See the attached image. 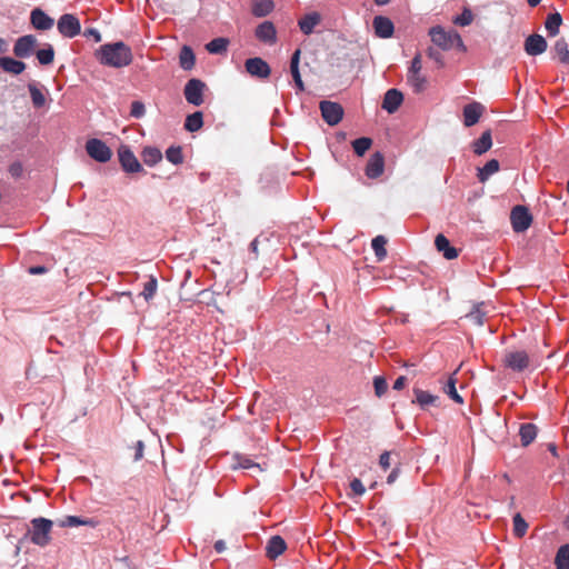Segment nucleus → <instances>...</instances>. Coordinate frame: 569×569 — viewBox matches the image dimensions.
<instances>
[{"mask_svg":"<svg viewBox=\"0 0 569 569\" xmlns=\"http://www.w3.org/2000/svg\"><path fill=\"white\" fill-rule=\"evenodd\" d=\"M98 60L108 67L122 68L132 62V51L122 41L106 43L97 52Z\"/></svg>","mask_w":569,"mask_h":569,"instance_id":"f257e3e1","label":"nucleus"},{"mask_svg":"<svg viewBox=\"0 0 569 569\" xmlns=\"http://www.w3.org/2000/svg\"><path fill=\"white\" fill-rule=\"evenodd\" d=\"M429 36L431 41L442 50H451L453 48L465 50L460 34L453 29L445 30L442 27L436 26L429 30Z\"/></svg>","mask_w":569,"mask_h":569,"instance_id":"f03ea898","label":"nucleus"},{"mask_svg":"<svg viewBox=\"0 0 569 569\" xmlns=\"http://www.w3.org/2000/svg\"><path fill=\"white\" fill-rule=\"evenodd\" d=\"M53 522L46 518H34L31 520V529L28 531L30 541L39 547H46L51 541V529Z\"/></svg>","mask_w":569,"mask_h":569,"instance_id":"7ed1b4c3","label":"nucleus"},{"mask_svg":"<svg viewBox=\"0 0 569 569\" xmlns=\"http://www.w3.org/2000/svg\"><path fill=\"white\" fill-rule=\"evenodd\" d=\"M207 86L206 83L200 80L192 78L190 79L183 89V96L188 103L199 107L204 102L203 93Z\"/></svg>","mask_w":569,"mask_h":569,"instance_id":"20e7f679","label":"nucleus"},{"mask_svg":"<svg viewBox=\"0 0 569 569\" xmlns=\"http://www.w3.org/2000/svg\"><path fill=\"white\" fill-rule=\"evenodd\" d=\"M503 367L521 372L530 366V358L523 350L507 351L502 358Z\"/></svg>","mask_w":569,"mask_h":569,"instance_id":"39448f33","label":"nucleus"},{"mask_svg":"<svg viewBox=\"0 0 569 569\" xmlns=\"http://www.w3.org/2000/svg\"><path fill=\"white\" fill-rule=\"evenodd\" d=\"M87 153L96 161L106 163L112 157L111 149L100 139L92 138L86 142Z\"/></svg>","mask_w":569,"mask_h":569,"instance_id":"423d86ee","label":"nucleus"},{"mask_svg":"<svg viewBox=\"0 0 569 569\" xmlns=\"http://www.w3.org/2000/svg\"><path fill=\"white\" fill-rule=\"evenodd\" d=\"M510 221L515 232H525L532 223V216L525 206H516L510 213Z\"/></svg>","mask_w":569,"mask_h":569,"instance_id":"0eeeda50","label":"nucleus"},{"mask_svg":"<svg viewBox=\"0 0 569 569\" xmlns=\"http://www.w3.org/2000/svg\"><path fill=\"white\" fill-rule=\"evenodd\" d=\"M321 116L329 126L338 124L343 118V108L340 103L323 100L319 104Z\"/></svg>","mask_w":569,"mask_h":569,"instance_id":"6e6552de","label":"nucleus"},{"mask_svg":"<svg viewBox=\"0 0 569 569\" xmlns=\"http://www.w3.org/2000/svg\"><path fill=\"white\" fill-rule=\"evenodd\" d=\"M118 158L121 168L128 173L142 171V166L127 144H121L118 149Z\"/></svg>","mask_w":569,"mask_h":569,"instance_id":"1a4fd4ad","label":"nucleus"},{"mask_svg":"<svg viewBox=\"0 0 569 569\" xmlns=\"http://www.w3.org/2000/svg\"><path fill=\"white\" fill-rule=\"evenodd\" d=\"M59 32L66 38H74L81 31L79 19L71 13L62 14L57 23Z\"/></svg>","mask_w":569,"mask_h":569,"instance_id":"9d476101","label":"nucleus"},{"mask_svg":"<svg viewBox=\"0 0 569 569\" xmlns=\"http://www.w3.org/2000/svg\"><path fill=\"white\" fill-rule=\"evenodd\" d=\"M38 44V40L33 34H26L17 39L13 46V53L18 58H28L32 54L36 47Z\"/></svg>","mask_w":569,"mask_h":569,"instance_id":"9b49d317","label":"nucleus"},{"mask_svg":"<svg viewBox=\"0 0 569 569\" xmlns=\"http://www.w3.org/2000/svg\"><path fill=\"white\" fill-rule=\"evenodd\" d=\"M244 67L246 71L250 76L259 79H267L271 73L269 64L263 59L258 57L247 59L244 62Z\"/></svg>","mask_w":569,"mask_h":569,"instance_id":"f8f14e48","label":"nucleus"},{"mask_svg":"<svg viewBox=\"0 0 569 569\" xmlns=\"http://www.w3.org/2000/svg\"><path fill=\"white\" fill-rule=\"evenodd\" d=\"M547 47L546 39L538 33L529 36L523 44L525 51L529 56H539L547 50Z\"/></svg>","mask_w":569,"mask_h":569,"instance_id":"ddd939ff","label":"nucleus"},{"mask_svg":"<svg viewBox=\"0 0 569 569\" xmlns=\"http://www.w3.org/2000/svg\"><path fill=\"white\" fill-rule=\"evenodd\" d=\"M256 38L264 43L273 44L277 41V30L271 21H263L254 31Z\"/></svg>","mask_w":569,"mask_h":569,"instance_id":"4468645a","label":"nucleus"},{"mask_svg":"<svg viewBox=\"0 0 569 569\" xmlns=\"http://www.w3.org/2000/svg\"><path fill=\"white\" fill-rule=\"evenodd\" d=\"M372 27L377 37L382 39L391 38L395 31L393 22L383 16H377L373 18Z\"/></svg>","mask_w":569,"mask_h":569,"instance_id":"2eb2a0df","label":"nucleus"},{"mask_svg":"<svg viewBox=\"0 0 569 569\" xmlns=\"http://www.w3.org/2000/svg\"><path fill=\"white\" fill-rule=\"evenodd\" d=\"M383 170L385 157L381 152L377 151L370 157L366 166V176L370 179H377L383 173Z\"/></svg>","mask_w":569,"mask_h":569,"instance_id":"dca6fc26","label":"nucleus"},{"mask_svg":"<svg viewBox=\"0 0 569 569\" xmlns=\"http://www.w3.org/2000/svg\"><path fill=\"white\" fill-rule=\"evenodd\" d=\"M30 22L34 29L41 31L49 30L54 24V20L40 8H36L31 11Z\"/></svg>","mask_w":569,"mask_h":569,"instance_id":"f3484780","label":"nucleus"},{"mask_svg":"<svg viewBox=\"0 0 569 569\" xmlns=\"http://www.w3.org/2000/svg\"><path fill=\"white\" fill-rule=\"evenodd\" d=\"M234 468L249 469L254 472H262L267 468L266 462H256L250 456L243 453H234Z\"/></svg>","mask_w":569,"mask_h":569,"instance_id":"a211bd4d","label":"nucleus"},{"mask_svg":"<svg viewBox=\"0 0 569 569\" xmlns=\"http://www.w3.org/2000/svg\"><path fill=\"white\" fill-rule=\"evenodd\" d=\"M485 110V107L480 102H471L469 104H466L463 107V123L466 127H472L475 126L482 112Z\"/></svg>","mask_w":569,"mask_h":569,"instance_id":"6ab92c4d","label":"nucleus"},{"mask_svg":"<svg viewBox=\"0 0 569 569\" xmlns=\"http://www.w3.org/2000/svg\"><path fill=\"white\" fill-rule=\"evenodd\" d=\"M403 101V94L397 89H389L383 97L382 109L389 113L396 112Z\"/></svg>","mask_w":569,"mask_h":569,"instance_id":"aec40b11","label":"nucleus"},{"mask_svg":"<svg viewBox=\"0 0 569 569\" xmlns=\"http://www.w3.org/2000/svg\"><path fill=\"white\" fill-rule=\"evenodd\" d=\"M57 525L61 528L78 527V526L96 528L99 525V521L93 518H81L78 516H66L61 519H58Z\"/></svg>","mask_w":569,"mask_h":569,"instance_id":"412c9836","label":"nucleus"},{"mask_svg":"<svg viewBox=\"0 0 569 569\" xmlns=\"http://www.w3.org/2000/svg\"><path fill=\"white\" fill-rule=\"evenodd\" d=\"M287 543L280 536H273L266 546V556L273 560L284 552Z\"/></svg>","mask_w":569,"mask_h":569,"instance_id":"4be33fe9","label":"nucleus"},{"mask_svg":"<svg viewBox=\"0 0 569 569\" xmlns=\"http://www.w3.org/2000/svg\"><path fill=\"white\" fill-rule=\"evenodd\" d=\"M435 246L437 250L441 252L447 260H452L458 257V250L455 247L450 246L449 240L442 233H439L436 237Z\"/></svg>","mask_w":569,"mask_h":569,"instance_id":"5701e85b","label":"nucleus"},{"mask_svg":"<svg viewBox=\"0 0 569 569\" xmlns=\"http://www.w3.org/2000/svg\"><path fill=\"white\" fill-rule=\"evenodd\" d=\"M0 68L8 73L18 76L26 70V63L11 57L0 58Z\"/></svg>","mask_w":569,"mask_h":569,"instance_id":"b1692460","label":"nucleus"},{"mask_svg":"<svg viewBox=\"0 0 569 569\" xmlns=\"http://www.w3.org/2000/svg\"><path fill=\"white\" fill-rule=\"evenodd\" d=\"M300 56H301V50L297 49L293 52L292 57H291L290 72H291V76L293 78V81H295L297 88L300 91H303L305 90V84H303V81L301 79V74H300V71H299Z\"/></svg>","mask_w":569,"mask_h":569,"instance_id":"393cba45","label":"nucleus"},{"mask_svg":"<svg viewBox=\"0 0 569 569\" xmlns=\"http://www.w3.org/2000/svg\"><path fill=\"white\" fill-rule=\"evenodd\" d=\"M492 146L491 131L486 130L479 139L472 143V150L476 154L481 156L487 152Z\"/></svg>","mask_w":569,"mask_h":569,"instance_id":"a878e982","label":"nucleus"},{"mask_svg":"<svg viewBox=\"0 0 569 569\" xmlns=\"http://www.w3.org/2000/svg\"><path fill=\"white\" fill-rule=\"evenodd\" d=\"M412 403H418L421 409H429L432 406H440V398L433 393H416V398L411 399Z\"/></svg>","mask_w":569,"mask_h":569,"instance_id":"bb28decb","label":"nucleus"},{"mask_svg":"<svg viewBox=\"0 0 569 569\" xmlns=\"http://www.w3.org/2000/svg\"><path fill=\"white\" fill-rule=\"evenodd\" d=\"M562 24V17L559 12L548 14L545 21V28L548 37H556L559 33L560 26Z\"/></svg>","mask_w":569,"mask_h":569,"instance_id":"cd10ccee","label":"nucleus"},{"mask_svg":"<svg viewBox=\"0 0 569 569\" xmlns=\"http://www.w3.org/2000/svg\"><path fill=\"white\" fill-rule=\"evenodd\" d=\"M179 64L183 70H191L196 64V56L192 49L188 46H183L179 53Z\"/></svg>","mask_w":569,"mask_h":569,"instance_id":"c85d7f7f","label":"nucleus"},{"mask_svg":"<svg viewBox=\"0 0 569 569\" xmlns=\"http://www.w3.org/2000/svg\"><path fill=\"white\" fill-rule=\"evenodd\" d=\"M521 445L528 447L537 437V427L533 423H522L519 429Z\"/></svg>","mask_w":569,"mask_h":569,"instance_id":"c756f323","label":"nucleus"},{"mask_svg":"<svg viewBox=\"0 0 569 569\" xmlns=\"http://www.w3.org/2000/svg\"><path fill=\"white\" fill-rule=\"evenodd\" d=\"M552 51L561 63L569 64V46L565 38H560L555 42Z\"/></svg>","mask_w":569,"mask_h":569,"instance_id":"7c9ffc66","label":"nucleus"},{"mask_svg":"<svg viewBox=\"0 0 569 569\" xmlns=\"http://www.w3.org/2000/svg\"><path fill=\"white\" fill-rule=\"evenodd\" d=\"M387 242H388L387 238L381 234L375 237L371 241V247L375 251V256H376L378 262L383 261L387 257V249H386Z\"/></svg>","mask_w":569,"mask_h":569,"instance_id":"2f4dec72","label":"nucleus"},{"mask_svg":"<svg viewBox=\"0 0 569 569\" xmlns=\"http://www.w3.org/2000/svg\"><path fill=\"white\" fill-rule=\"evenodd\" d=\"M229 40L227 38H214L206 44V49L211 54H222L228 50Z\"/></svg>","mask_w":569,"mask_h":569,"instance_id":"473e14b6","label":"nucleus"},{"mask_svg":"<svg viewBox=\"0 0 569 569\" xmlns=\"http://www.w3.org/2000/svg\"><path fill=\"white\" fill-rule=\"evenodd\" d=\"M407 81L412 87L416 93H420L426 90L428 80L427 78L419 73H407Z\"/></svg>","mask_w":569,"mask_h":569,"instance_id":"72a5a7b5","label":"nucleus"},{"mask_svg":"<svg viewBox=\"0 0 569 569\" xmlns=\"http://www.w3.org/2000/svg\"><path fill=\"white\" fill-rule=\"evenodd\" d=\"M203 126V116L201 111H196L187 116L184 129L189 132H196Z\"/></svg>","mask_w":569,"mask_h":569,"instance_id":"f704fd0d","label":"nucleus"},{"mask_svg":"<svg viewBox=\"0 0 569 569\" xmlns=\"http://www.w3.org/2000/svg\"><path fill=\"white\" fill-rule=\"evenodd\" d=\"M142 160L147 166H154L162 159V153L158 148L147 147L141 153Z\"/></svg>","mask_w":569,"mask_h":569,"instance_id":"c9c22d12","label":"nucleus"},{"mask_svg":"<svg viewBox=\"0 0 569 569\" xmlns=\"http://www.w3.org/2000/svg\"><path fill=\"white\" fill-rule=\"evenodd\" d=\"M319 22L320 17L317 13L308 14L299 21V28L305 34H310Z\"/></svg>","mask_w":569,"mask_h":569,"instance_id":"e433bc0d","label":"nucleus"},{"mask_svg":"<svg viewBox=\"0 0 569 569\" xmlns=\"http://www.w3.org/2000/svg\"><path fill=\"white\" fill-rule=\"evenodd\" d=\"M271 0H258L252 6V14L256 17H266L273 10Z\"/></svg>","mask_w":569,"mask_h":569,"instance_id":"4c0bfd02","label":"nucleus"},{"mask_svg":"<svg viewBox=\"0 0 569 569\" xmlns=\"http://www.w3.org/2000/svg\"><path fill=\"white\" fill-rule=\"evenodd\" d=\"M555 565L557 569H569V545H563L558 549Z\"/></svg>","mask_w":569,"mask_h":569,"instance_id":"58836bf2","label":"nucleus"},{"mask_svg":"<svg viewBox=\"0 0 569 569\" xmlns=\"http://www.w3.org/2000/svg\"><path fill=\"white\" fill-rule=\"evenodd\" d=\"M485 303H478L473 307V309L466 315V318L469 319L477 326H481L485 321L487 312L482 310Z\"/></svg>","mask_w":569,"mask_h":569,"instance_id":"ea45409f","label":"nucleus"},{"mask_svg":"<svg viewBox=\"0 0 569 569\" xmlns=\"http://www.w3.org/2000/svg\"><path fill=\"white\" fill-rule=\"evenodd\" d=\"M499 161L496 159L489 160L483 168L479 169L478 178L480 181H486L489 176L499 171Z\"/></svg>","mask_w":569,"mask_h":569,"instance_id":"a19ab883","label":"nucleus"},{"mask_svg":"<svg viewBox=\"0 0 569 569\" xmlns=\"http://www.w3.org/2000/svg\"><path fill=\"white\" fill-rule=\"evenodd\" d=\"M372 140L367 137H361L352 141V148L357 156L362 157L371 147Z\"/></svg>","mask_w":569,"mask_h":569,"instance_id":"79ce46f5","label":"nucleus"},{"mask_svg":"<svg viewBox=\"0 0 569 569\" xmlns=\"http://www.w3.org/2000/svg\"><path fill=\"white\" fill-rule=\"evenodd\" d=\"M36 56L40 64L48 66L54 60V50L52 46L48 44L47 48L38 50Z\"/></svg>","mask_w":569,"mask_h":569,"instance_id":"37998d69","label":"nucleus"},{"mask_svg":"<svg viewBox=\"0 0 569 569\" xmlns=\"http://www.w3.org/2000/svg\"><path fill=\"white\" fill-rule=\"evenodd\" d=\"M28 89H29L33 106L36 108L43 107L46 103V97L42 93V91L33 83H29Z\"/></svg>","mask_w":569,"mask_h":569,"instance_id":"c03bdc74","label":"nucleus"},{"mask_svg":"<svg viewBox=\"0 0 569 569\" xmlns=\"http://www.w3.org/2000/svg\"><path fill=\"white\" fill-rule=\"evenodd\" d=\"M513 535L518 538H522L528 530V523L520 513L513 516Z\"/></svg>","mask_w":569,"mask_h":569,"instance_id":"a18cd8bd","label":"nucleus"},{"mask_svg":"<svg viewBox=\"0 0 569 569\" xmlns=\"http://www.w3.org/2000/svg\"><path fill=\"white\" fill-rule=\"evenodd\" d=\"M166 158L173 164H180L183 162L182 148L179 146H172L167 149Z\"/></svg>","mask_w":569,"mask_h":569,"instance_id":"49530a36","label":"nucleus"},{"mask_svg":"<svg viewBox=\"0 0 569 569\" xmlns=\"http://www.w3.org/2000/svg\"><path fill=\"white\" fill-rule=\"evenodd\" d=\"M157 288H158L157 279L154 277H150V279L144 283L141 295L148 301L154 297V295L157 292Z\"/></svg>","mask_w":569,"mask_h":569,"instance_id":"de8ad7c7","label":"nucleus"},{"mask_svg":"<svg viewBox=\"0 0 569 569\" xmlns=\"http://www.w3.org/2000/svg\"><path fill=\"white\" fill-rule=\"evenodd\" d=\"M472 21L473 14L468 8H465L462 13L453 19V23L461 27L469 26Z\"/></svg>","mask_w":569,"mask_h":569,"instance_id":"09e8293b","label":"nucleus"},{"mask_svg":"<svg viewBox=\"0 0 569 569\" xmlns=\"http://www.w3.org/2000/svg\"><path fill=\"white\" fill-rule=\"evenodd\" d=\"M146 113V107L141 101H133L130 108L131 117L139 119L142 118Z\"/></svg>","mask_w":569,"mask_h":569,"instance_id":"8fccbe9b","label":"nucleus"},{"mask_svg":"<svg viewBox=\"0 0 569 569\" xmlns=\"http://www.w3.org/2000/svg\"><path fill=\"white\" fill-rule=\"evenodd\" d=\"M253 397H254V400L253 402L249 406V409L251 411H253V409L260 405L262 406L267 400L271 399L272 398V393H253Z\"/></svg>","mask_w":569,"mask_h":569,"instance_id":"3c124183","label":"nucleus"},{"mask_svg":"<svg viewBox=\"0 0 569 569\" xmlns=\"http://www.w3.org/2000/svg\"><path fill=\"white\" fill-rule=\"evenodd\" d=\"M350 488L356 496H362L366 492V488L360 479L355 478L350 482Z\"/></svg>","mask_w":569,"mask_h":569,"instance_id":"603ef678","label":"nucleus"},{"mask_svg":"<svg viewBox=\"0 0 569 569\" xmlns=\"http://www.w3.org/2000/svg\"><path fill=\"white\" fill-rule=\"evenodd\" d=\"M422 69V62H421V54L417 53L412 61L411 66L409 67L408 73H419Z\"/></svg>","mask_w":569,"mask_h":569,"instance_id":"864d4df0","label":"nucleus"},{"mask_svg":"<svg viewBox=\"0 0 569 569\" xmlns=\"http://www.w3.org/2000/svg\"><path fill=\"white\" fill-rule=\"evenodd\" d=\"M375 391H387L388 383L383 376H377L373 379Z\"/></svg>","mask_w":569,"mask_h":569,"instance_id":"5fc2aeb1","label":"nucleus"},{"mask_svg":"<svg viewBox=\"0 0 569 569\" xmlns=\"http://www.w3.org/2000/svg\"><path fill=\"white\" fill-rule=\"evenodd\" d=\"M22 172H23V167H22V163L19 161H16L9 166V173L13 178H20L22 176Z\"/></svg>","mask_w":569,"mask_h":569,"instance_id":"6e6d98bb","label":"nucleus"},{"mask_svg":"<svg viewBox=\"0 0 569 569\" xmlns=\"http://www.w3.org/2000/svg\"><path fill=\"white\" fill-rule=\"evenodd\" d=\"M457 378L455 375L448 377L443 388H442V391H450V392H453V391H457Z\"/></svg>","mask_w":569,"mask_h":569,"instance_id":"4d7b16f0","label":"nucleus"},{"mask_svg":"<svg viewBox=\"0 0 569 569\" xmlns=\"http://www.w3.org/2000/svg\"><path fill=\"white\" fill-rule=\"evenodd\" d=\"M427 54H428V57H429L430 59H432V60H435L437 63H439V66H440V67H442V66H443L442 56H441V53H440L438 50H436V49H433V48H431V47H430V48H428V50H427Z\"/></svg>","mask_w":569,"mask_h":569,"instance_id":"13d9d810","label":"nucleus"},{"mask_svg":"<svg viewBox=\"0 0 569 569\" xmlns=\"http://www.w3.org/2000/svg\"><path fill=\"white\" fill-rule=\"evenodd\" d=\"M390 455L391 452L389 451H385L383 453L380 455L379 465L383 470H387L391 466Z\"/></svg>","mask_w":569,"mask_h":569,"instance_id":"bf43d9fd","label":"nucleus"},{"mask_svg":"<svg viewBox=\"0 0 569 569\" xmlns=\"http://www.w3.org/2000/svg\"><path fill=\"white\" fill-rule=\"evenodd\" d=\"M83 36L87 37V38L92 37L96 42H100L101 41L100 32L97 29H93V28L86 29L84 32H83Z\"/></svg>","mask_w":569,"mask_h":569,"instance_id":"052dcab7","label":"nucleus"},{"mask_svg":"<svg viewBox=\"0 0 569 569\" xmlns=\"http://www.w3.org/2000/svg\"><path fill=\"white\" fill-rule=\"evenodd\" d=\"M407 377L400 376L396 379L393 383V390L399 391L406 387Z\"/></svg>","mask_w":569,"mask_h":569,"instance_id":"680f3d73","label":"nucleus"},{"mask_svg":"<svg viewBox=\"0 0 569 569\" xmlns=\"http://www.w3.org/2000/svg\"><path fill=\"white\" fill-rule=\"evenodd\" d=\"M400 469L398 467H395L392 471L387 477V483L392 485L399 477Z\"/></svg>","mask_w":569,"mask_h":569,"instance_id":"e2e57ef3","label":"nucleus"},{"mask_svg":"<svg viewBox=\"0 0 569 569\" xmlns=\"http://www.w3.org/2000/svg\"><path fill=\"white\" fill-rule=\"evenodd\" d=\"M143 449L144 445L141 440L137 441L136 443V453H134V460H139L143 456Z\"/></svg>","mask_w":569,"mask_h":569,"instance_id":"0e129e2a","label":"nucleus"},{"mask_svg":"<svg viewBox=\"0 0 569 569\" xmlns=\"http://www.w3.org/2000/svg\"><path fill=\"white\" fill-rule=\"evenodd\" d=\"M214 549L218 553H221L226 550V543L223 540H218L214 543Z\"/></svg>","mask_w":569,"mask_h":569,"instance_id":"69168bd1","label":"nucleus"},{"mask_svg":"<svg viewBox=\"0 0 569 569\" xmlns=\"http://www.w3.org/2000/svg\"><path fill=\"white\" fill-rule=\"evenodd\" d=\"M29 271H30V273H32V274H40V273L46 272V268H44V267L37 266V267H31Z\"/></svg>","mask_w":569,"mask_h":569,"instance_id":"338daca9","label":"nucleus"},{"mask_svg":"<svg viewBox=\"0 0 569 569\" xmlns=\"http://www.w3.org/2000/svg\"><path fill=\"white\" fill-rule=\"evenodd\" d=\"M449 398L457 403H463V399L460 393H448Z\"/></svg>","mask_w":569,"mask_h":569,"instance_id":"774afa93","label":"nucleus"}]
</instances>
